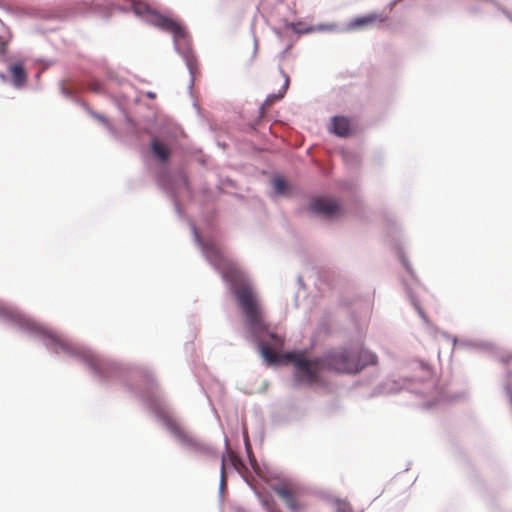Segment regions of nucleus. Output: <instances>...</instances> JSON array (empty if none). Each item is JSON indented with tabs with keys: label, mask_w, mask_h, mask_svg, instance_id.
Listing matches in <instances>:
<instances>
[{
	"label": "nucleus",
	"mask_w": 512,
	"mask_h": 512,
	"mask_svg": "<svg viewBox=\"0 0 512 512\" xmlns=\"http://www.w3.org/2000/svg\"><path fill=\"white\" fill-rule=\"evenodd\" d=\"M10 329L42 343L52 355L82 364L95 381L105 385L124 386L131 395L149 408L178 445L198 457H217V450L213 446L184 430L176 421L173 410L160 390L150 367L123 364L105 357L79 342L52 331L22 310L17 313Z\"/></svg>",
	"instance_id": "1"
},
{
	"label": "nucleus",
	"mask_w": 512,
	"mask_h": 512,
	"mask_svg": "<svg viewBox=\"0 0 512 512\" xmlns=\"http://www.w3.org/2000/svg\"><path fill=\"white\" fill-rule=\"evenodd\" d=\"M10 329L42 343L52 355L82 364L95 381L105 385L124 386L131 395L149 408L178 445L198 457H217V450L213 446L184 430L176 421L173 410L160 390L150 367L123 364L105 357L79 342L52 331L22 310L17 313Z\"/></svg>",
	"instance_id": "2"
},
{
	"label": "nucleus",
	"mask_w": 512,
	"mask_h": 512,
	"mask_svg": "<svg viewBox=\"0 0 512 512\" xmlns=\"http://www.w3.org/2000/svg\"><path fill=\"white\" fill-rule=\"evenodd\" d=\"M193 239L206 261L221 275L230 292L234 295L243 311L246 321L245 330L259 354L269 365H278L279 358L274 354L272 342L277 335L271 332L263 322L255 292L246 272L235 262L229 260L216 243L204 240L195 223L188 219Z\"/></svg>",
	"instance_id": "3"
},
{
	"label": "nucleus",
	"mask_w": 512,
	"mask_h": 512,
	"mask_svg": "<svg viewBox=\"0 0 512 512\" xmlns=\"http://www.w3.org/2000/svg\"><path fill=\"white\" fill-rule=\"evenodd\" d=\"M287 358L294 366L296 387L317 383L321 370L354 375L378 361L377 355L365 347H341L329 350L320 357H308L303 351H293L287 354Z\"/></svg>",
	"instance_id": "4"
},
{
	"label": "nucleus",
	"mask_w": 512,
	"mask_h": 512,
	"mask_svg": "<svg viewBox=\"0 0 512 512\" xmlns=\"http://www.w3.org/2000/svg\"><path fill=\"white\" fill-rule=\"evenodd\" d=\"M151 6L140 0H83L77 6H57L51 8H34L28 15L47 22H62L77 13H86L92 10L111 14L114 10L120 12H133L135 16L145 19Z\"/></svg>",
	"instance_id": "5"
},
{
	"label": "nucleus",
	"mask_w": 512,
	"mask_h": 512,
	"mask_svg": "<svg viewBox=\"0 0 512 512\" xmlns=\"http://www.w3.org/2000/svg\"><path fill=\"white\" fill-rule=\"evenodd\" d=\"M149 147L154 160L159 162L156 181L160 188L171 199L178 217L184 219L185 214L180 205L179 197L180 195H190L188 177L182 169L172 170L167 166L171 156V150L167 143L160 137L153 135Z\"/></svg>",
	"instance_id": "6"
},
{
	"label": "nucleus",
	"mask_w": 512,
	"mask_h": 512,
	"mask_svg": "<svg viewBox=\"0 0 512 512\" xmlns=\"http://www.w3.org/2000/svg\"><path fill=\"white\" fill-rule=\"evenodd\" d=\"M144 21L171 34L175 52L183 59L189 75V89L193 88L196 72V57L192 47V39L186 27L180 22L165 16L152 7Z\"/></svg>",
	"instance_id": "7"
},
{
	"label": "nucleus",
	"mask_w": 512,
	"mask_h": 512,
	"mask_svg": "<svg viewBox=\"0 0 512 512\" xmlns=\"http://www.w3.org/2000/svg\"><path fill=\"white\" fill-rule=\"evenodd\" d=\"M225 452L221 455V467H220V482H219V497L223 498L224 491L226 489V478H225V465L229 463L242 477L245 483L255 493L257 498L260 500L263 507L267 512H279L273 500V497L268 492L262 491L256 483L255 478L251 475V472L246 465L245 461L235 455L229 448V441L225 437Z\"/></svg>",
	"instance_id": "8"
},
{
	"label": "nucleus",
	"mask_w": 512,
	"mask_h": 512,
	"mask_svg": "<svg viewBox=\"0 0 512 512\" xmlns=\"http://www.w3.org/2000/svg\"><path fill=\"white\" fill-rule=\"evenodd\" d=\"M308 211L315 217L324 220H334L344 213L340 201L328 196H314L309 200Z\"/></svg>",
	"instance_id": "9"
},
{
	"label": "nucleus",
	"mask_w": 512,
	"mask_h": 512,
	"mask_svg": "<svg viewBox=\"0 0 512 512\" xmlns=\"http://www.w3.org/2000/svg\"><path fill=\"white\" fill-rule=\"evenodd\" d=\"M420 367L425 374V380L422 382L420 388H412V391L423 397H435L436 400H450L456 401L467 398L465 392L459 394L448 395L444 391L439 390L432 378V372L430 366L424 362H420Z\"/></svg>",
	"instance_id": "10"
},
{
	"label": "nucleus",
	"mask_w": 512,
	"mask_h": 512,
	"mask_svg": "<svg viewBox=\"0 0 512 512\" xmlns=\"http://www.w3.org/2000/svg\"><path fill=\"white\" fill-rule=\"evenodd\" d=\"M273 491L283 501L290 512H301L303 504L299 500L301 488L293 482H277L272 485Z\"/></svg>",
	"instance_id": "11"
},
{
	"label": "nucleus",
	"mask_w": 512,
	"mask_h": 512,
	"mask_svg": "<svg viewBox=\"0 0 512 512\" xmlns=\"http://www.w3.org/2000/svg\"><path fill=\"white\" fill-rule=\"evenodd\" d=\"M386 20L381 14L373 12L366 15L358 16L351 19L344 27L342 31H362L374 27L377 24H381Z\"/></svg>",
	"instance_id": "12"
},
{
	"label": "nucleus",
	"mask_w": 512,
	"mask_h": 512,
	"mask_svg": "<svg viewBox=\"0 0 512 512\" xmlns=\"http://www.w3.org/2000/svg\"><path fill=\"white\" fill-rule=\"evenodd\" d=\"M329 131L340 138H347L352 134V126L349 118L343 115H335L330 120Z\"/></svg>",
	"instance_id": "13"
},
{
	"label": "nucleus",
	"mask_w": 512,
	"mask_h": 512,
	"mask_svg": "<svg viewBox=\"0 0 512 512\" xmlns=\"http://www.w3.org/2000/svg\"><path fill=\"white\" fill-rule=\"evenodd\" d=\"M8 71L11 85L17 90L24 88L28 80V74L23 62L19 61L9 65Z\"/></svg>",
	"instance_id": "14"
},
{
	"label": "nucleus",
	"mask_w": 512,
	"mask_h": 512,
	"mask_svg": "<svg viewBox=\"0 0 512 512\" xmlns=\"http://www.w3.org/2000/svg\"><path fill=\"white\" fill-rule=\"evenodd\" d=\"M279 72L280 74L283 76L284 78V84L283 86L281 87V89L277 92V93H272V94H269L264 103L260 106V112L261 114L264 112V109H265V106L269 107L271 106L274 102L282 99L289 87V83H290V79H289V76L288 74H286V72L283 70V68L281 66H279Z\"/></svg>",
	"instance_id": "15"
},
{
	"label": "nucleus",
	"mask_w": 512,
	"mask_h": 512,
	"mask_svg": "<svg viewBox=\"0 0 512 512\" xmlns=\"http://www.w3.org/2000/svg\"><path fill=\"white\" fill-rule=\"evenodd\" d=\"M494 348V343L482 339L461 338V349L467 351H488Z\"/></svg>",
	"instance_id": "16"
},
{
	"label": "nucleus",
	"mask_w": 512,
	"mask_h": 512,
	"mask_svg": "<svg viewBox=\"0 0 512 512\" xmlns=\"http://www.w3.org/2000/svg\"><path fill=\"white\" fill-rule=\"evenodd\" d=\"M295 31L297 32V35L309 34L313 32H343L342 28H340L335 23L309 25L301 30L295 29Z\"/></svg>",
	"instance_id": "17"
},
{
	"label": "nucleus",
	"mask_w": 512,
	"mask_h": 512,
	"mask_svg": "<svg viewBox=\"0 0 512 512\" xmlns=\"http://www.w3.org/2000/svg\"><path fill=\"white\" fill-rule=\"evenodd\" d=\"M13 322V305L0 299V323L10 328Z\"/></svg>",
	"instance_id": "18"
},
{
	"label": "nucleus",
	"mask_w": 512,
	"mask_h": 512,
	"mask_svg": "<svg viewBox=\"0 0 512 512\" xmlns=\"http://www.w3.org/2000/svg\"><path fill=\"white\" fill-rule=\"evenodd\" d=\"M403 287L405 289V292L407 294V297L409 298L411 304L414 306L416 311L418 312L419 316L426 321V314L424 310L421 308L418 300L416 299L415 295L412 292V288L410 287V284L406 280H402Z\"/></svg>",
	"instance_id": "19"
},
{
	"label": "nucleus",
	"mask_w": 512,
	"mask_h": 512,
	"mask_svg": "<svg viewBox=\"0 0 512 512\" xmlns=\"http://www.w3.org/2000/svg\"><path fill=\"white\" fill-rule=\"evenodd\" d=\"M274 191L281 196H285L290 192V184L281 176H277L272 180Z\"/></svg>",
	"instance_id": "20"
},
{
	"label": "nucleus",
	"mask_w": 512,
	"mask_h": 512,
	"mask_svg": "<svg viewBox=\"0 0 512 512\" xmlns=\"http://www.w3.org/2000/svg\"><path fill=\"white\" fill-rule=\"evenodd\" d=\"M60 93L67 99L73 101L77 105L81 106V103H84L77 95L76 90L74 88L67 87L64 82L59 83Z\"/></svg>",
	"instance_id": "21"
},
{
	"label": "nucleus",
	"mask_w": 512,
	"mask_h": 512,
	"mask_svg": "<svg viewBox=\"0 0 512 512\" xmlns=\"http://www.w3.org/2000/svg\"><path fill=\"white\" fill-rule=\"evenodd\" d=\"M81 107H83L93 118L97 119L105 126H107L109 130L113 131L112 126L109 124L107 118L103 114L93 111L86 103H81Z\"/></svg>",
	"instance_id": "22"
},
{
	"label": "nucleus",
	"mask_w": 512,
	"mask_h": 512,
	"mask_svg": "<svg viewBox=\"0 0 512 512\" xmlns=\"http://www.w3.org/2000/svg\"><path fill=\"white\" fill-rule=\"evenodd\" d=\"M247 459H248V462H249V466L252 470V472L260 477V478H263L264 477V469L262 468V466L258 463L256 457L254 454L252 455H248L247 456Z\"/></svg>",
	"instance_id": "23"
},
{
	"label": "nucleus",
	"mask_w": 512,
	"mask_h": 512,
	"mask_svg": "<svg viewBox=\"0 0 512 512\" xmlns=\"http://www.w3.org/2000/svg\"><path fill=\"white\" fill-rule=\"evenodd\" d=\"M399 258H400V261H401L403 267L405 268L407 273L410 275L412 280L417 282L418 279H417V277L415 275V272H414V270L412 268V265L410 264L408 258L405 256V254L402 251L399 252Z\"/></svg>",
	"instance_id": "24"
},
{
	"label": "nucleus",
	"mask_w": 512,
	"mask_h": 512,
	"mask_svg": "<svg viewBox=\"0 0 512 512\" xmlns=\"http://www.w3.org/2000/svg\"><path fill=\"white\" fill-rule=\"evenodd\" d=\"M289 29H286L284 27V19L282 20V26H273L272 27V31L273 33L276 35V37L280 40V41H283L284 39H286L287 37V31Z\"/></svg>",
	"instance_id": "25"
},
{
	"label": "nucleus",
	"mask_w": 512,
	"mask_h": 512,
	"mask_svg": "<svg viewBox=\"0 0 512 512\" xmlns=\"http://www.w3.org/2000/svg\"><path fill=\"white\" fill-rule=\"evenodd\" d=\"M307 25H305L302 21H298V22H290L286 19H284V27L286 29H290L294 34H297V32L295 31L296 30H301L303 29L304 27H306Z\"/></svg>",
	"instance_id": "26"
},
{
	"label": "nucleus",
	"mask_w": 512,
	"mask_h": 512,
	"mask_svg": "<svg viewBox=\"0 0 512 512\" xmlns=\"http://www.w3.org/2000/svg\"><path fill=\"white\" fill-rule=\"evenodd\" d=\"M56 29H57V26H53V25H48V26L35 25L32 27V31L34 33H38V34H45L47 32L55 31Z\"/></svg>",
	"instance_id": "27"
},
{
	"label": "nucleus",
	"mask_w": 512,
	"mask_h": 512,
	"mask_svg": "<svg viewBox=\"0 0 512 512\" xmlns=\"http://www.w3.org/2000/svg\"><path fill=\"white\" fill-rule=\"evenodd\" d=\"M107 76L110 81L115 82L119 85H123L127 82L124 78L120 77L117 73L113 71H109Z\"/></svg>",
	"instance_id": "28"
},
{
	"label": "nucleus",
	"mask_w": 512,
	"mask_h": 512,
	"mask_svg": "<svg viewBox=\"0 0 512 512\" xmlns=\"http://www.w3.org/2000/svg\"><path fill=\"white\" fill-rule=\"evenodd\" d=\"M442 336L447 339V340H450L453 344V347H458L461 349V339H459L458 337L456 336H451L448 332H443L442 333Z\"/></svg>",
	"instance_id": "29"
},
{
	"label": "nucleus",
	"mask_w": 512,
	"mask_h": 512,
	"mask_svg": "<svg viewBox=\"0 0 512 512\" xmlns=\"http://www.w3.org/2000/svg\"><path fill=\"white\" fill-rule=\"evenodd\" d=\"M294 42L292 40H289V42L286 44L285 48L278 54V58L282 61L285 59L287 53L292 48Z\"/></svg>",
	"instance_id": "30"
},
{
	"label": "nucleus",
	"mask_w": 512,
	"mask_h": 512,
	"mask_svg": "<svg viewBox=\"0 0 512 512\" xmlns=\"http://www.w3.org/2000/svg\"><path fill=\"white\" fill-rule=\"evenodd\" d=\"M89 88L96 93H102L104 91L102 84L96 80L90 83Z\"/></svg>",
	"instance_id": "31"
},
{
	"label": "nucleus",
	"mask_w": 512,
	"mask_h": 512,
	"mask_svg": "<svg viewBox=\"0 0 512 512\" xmlns=\"http://www.w3.org/2000/svg\"><path fill=\"white\" fill-rule=\"evenodd\" d=\"M244 446H245V452H246L247 456L254 454L246 431H244Z\"/></svg>",
	"instance_id": "32"
},
{
	"label": "nucleus",
	"mask_w": 512,
	"mask_h": 512,
	"mask_svg": "<svg viewBox=\"0 0 512 512\" xmlns=\"http://www.w3.org/2000/svg\"><path fill=\"white\" fill-rule=\"evenodd\" d=\"M6 46H7V42L4 41L1 37H0V53L1 54H4L6 52Z\"/></svg>",
	"instance_id": "33"
},
{
	"label": "nucleus",
	"mask_w": 512,
	"mask_h": 512,
	"mask_svg": "<svg viewBox=\"0 0 512 512\" xmlns=\"http://www.w3.org/2000/svg\"><path fill=\"white\" fill-rule=\"evenodd\" d=\"M0 80L2 83H7L10 81V77L4 72H0Z\"/></svg>",
	"instance_id": "34"
},
{
	"label": "nucleus",
	"mask_w": 512,
	"mask_h": 512,
	"mask_svg": "<svg viewBox=\"0 0 512 512\" xmlns=\"http://www.w3.org/2000/svg\"><path fill=\"white\" fill-rule=\"evenodd\" d=\"M117 105L118 108L122 111V113L126 116V118H128L125 106L121 102H118ZM127 120L129 121V119Z\"/></svg>",
	"instance_id": "35"
},
{
	"label": "nucleus",
	"mask_w": 512,
	"mask_h": 512,
	"mask_svg": "<svg viewBox=\"0 0 512 512\" xmlns=\"http://www.w3.org/2000/svg\"><path fill=\"white\" fill-rule=\"evenodd\" d=\"M339 512H353V509H352V507L350 505H347L344 508H340Z\"/></svg>",
	"instance_id": "36"
},
{
	"label": "nucleus",
	"mask_w": 512,
	"mask_h": 512,
	"mask_svg": "<svg viewBox=\"0 0 512 512\" xmlns=\"http://www.w3.org/2000/svg\"><path fill=\"white\" fill-rule=\"evenodd\" d=\"M146 96L150 99H154L156 97V93L152 92V91H148L146 93Z\"/></svg>",
	"instance_id": "37"
},
{
	"label": "nucleus",
	"mask_w": 512,
	"mask_h": 512,
	"mask_svg": "<svg viewBox=\"0 0 512 512\" xmlns=\"http://www.w3.org/2000/svg\"><path fill=\"white\" fill-rule=\"evenodd\" d=\"M502 12L507 16V18L512 22V16L509 14V12L505 9H502Z\"/></svg>",
	"instance_id": "38"
},
{
	"label": "nucleus",
	"mask_w": 512,
	"mask_h": 512,
	"mask_svg": "<svg viewBox=\"0 0 512 512\" xmlns=\"http://www.w3.org/2000/svg\"><path fill=\"white\" fill-rule=\"evenodd\" d=\"M297 280H298V283H299L300 287H304V283H303L302 277L298 276Z\"/></svg>",
	"instance_id": "39"
},
{
	"label": "nucleus",
	"mask_w": 512,
	"mask_h": 512,
	"mask_svg": "<svg viewBox=\"0 0 512 512\" xmlns=\"http://www.w3.org/2000/svg\"><path fill=\"white\" fill-rule=\"evenodd\" d=\"M257 48H258V43H257L256 38L254 37V54H256Z\"/></svg>",
	"instance_id": "40"
},
{
	"label": "nucleus",
	"mask_w": 512,
	"mask_h": 512,
	"mask_svg": "<svg viewBox=\"0 0 512 512\" xmlns=\"http://www.w3.org/2000/svg\"><path fill=\"white\" fill-rule=\"evenodd\" d=\"M237 512H251V511L246 510L245 508H238Z\"/></svg>",
	"instance_id": "41"
},
{
	"label": "nucleus",
	"mask_w": 512,
	"mask_h": 512,
	"mask_svg": "<svg viewBox=\"0 0 512 512\" xmlns=\"http://www.w3.org/2000/svg\"><path fill=\"white\" fill-rule=\"evenodd\" d=\"M470 10H471V12H473V13H477V12H478V9H477V8H474V7H473V8H471Z\"/></svg>",
	"instance_id": "42"
}]
</instances>
